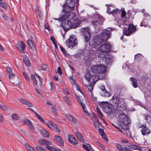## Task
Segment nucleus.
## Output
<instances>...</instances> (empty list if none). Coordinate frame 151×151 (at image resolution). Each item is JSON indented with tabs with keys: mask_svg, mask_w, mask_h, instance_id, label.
<instances>
[{
	"mask_svg": "<svg viewBox=\"0 0 151 151\" xmlns=\"http://www.w3.org/2000/svg\"><path fill=\"white\" fill-rule=\"evenodd\" d=\"M100 88V89L104 92L105 91H106L105 87L104 86H101Z\"/></svg>",
	"mask_w": 151,
	"mask_h": 151,
	"instance_id": "nucleus-63",
	"label": "nucleus"
},
{
	"mask_svg": "<svg viewBox=\"0 0 151 151\" xmlns=\"http://www.w3.org/2000/svg\"><path fill=\"white\" fill-rule=\"evenodd\" d=\"M41 132L43 135L45 137H49V133L45 129L41 130Z\"/></svg>",
	"mask_w": 151,
	"mask_h": 151,
	"instance_id": "nucleus-30",
	"label": "nucleus"
},
{
	"mask_svg": "<svg viewBox=\"0 0 151 151\" xmlns=\"http://www.w3.org/2000/svg\"><path fill=\"white\" fill-rule=\"evenodd\" d=\"M16 46L20 52L22 53L24 52V50L26 48V46L25 43L22 41H21V45L18 43L16 44Z\"/></svg>",
	"mask_w": 151,
	"mask_h": 151,
	"instance_id": "nucleus-12",
	"label": "nucleus"
},
{
	"mask_svg": "<svg viewBox=\"0 0 151 151\" xmlns=\"http://www.w3.org/2000/svg\"><path fill=\"white\" fill-rule=\"evenodd\" d=\"M60 48L61 51L62 52L64 55L66 54L65 50L61 46H60Z\"/></svg>",
	"mask_w": 151,
	"mask_h": 151,
	"instance_id": "nucleus-59",
	"label": "nucleus"
},
{
	"mask_svg": "<svg viewBox=\"0 0 151 151\" xmlns=\"http://www.w3.org/2000/svg\"><path fill=\"white\" fill-rule=\"evenodd\" d=\"M51 109L53 112L55 113L56 112V109L55 105L52 106H51Z\"/></svg>",
	"mask_w": 151,
	"mask_h": 151,
	"instance_id": "nucleus-61",
	"label": "nucleus"
},
{
	"mask_svg": "<svg viewBox=\"0 0 151 151\" xmlns=\"http://www.w3.org/2000/svg\"><path fill=\"white\" fill-rule=\"evenodd\" d=\"M102 136V138L105 140L106 142H107L108 141V139L107 138V136L105 134L101 135Z\"/></svg>",
	"mask_w": 151,
	"mask_h": 151,
	"instance_id": "nucleus-48",
	"label": "nucleus"
},
{
	"mask_svg": "<svg viewBox=\"0 0 151 151\" xmlns=\"http://www.w3.org/2000/svg\"><path fill=\"white\" fill-rule=\"evenodd\" d=\"M93 85H93L91 83H90L88 86H87V88L90 92H91L92 91Z\"/></svg>",
	"mask_w": 151,
	"mask_h": 151,
	"instance_id": "nucleus-39",
	"label": "nucleus"
},
{
	"mask_svg": "<svg viewBox=\"0 0 151 151\" xmlns=\"http://www.w3.org/2000/svg\"><path fill=\"white\" fill-rule=\"evenodd\" d=\"M104 96H105L109 97L111 96L110 93H109L108 92H107L106 91H104Z\"/></svg>",
	"mask_w": 151,
	"mask_h": 151,
	"instance_id": "nucleus-52",
	"label": "nucleus"
},
{
	"mask_svg": "<svg viewBox=\"0 0 151 151\" xmlns=\"http://www.w3.org/2000/svg\"><path fill=\"white\" fill-rule=\"evenodd\" d=\"M35 75L36 77H37L38 79H39L40 83H41L42 81V78H41V77L39 76L38 74H36Z\"/></svg>",
	"mask_w": 151,
	"mask_h": 151,
	"instance_id": "nucleus-62",
	"label": "nucleus"
},
{
	"mask_svg": "<svg viewBox=\"0 0 151 151\" xmlns=\"http://www.w3.org/2000/svg\"><path fill=\"white\" fill-rule=\"evenodd\" d=\"M145 118L146 120L148 122L150 120L151 117L149 115H147L145 116Z\"/></svg>",
	"mask_w": 151,
	"mask_h": 151,
	"instance_id": "nucleus-56",
	"label": "nucleus"
},
{
	"mask_svg": "<svg viewBox=\"0 0 151 151\" xmlns=\"http://www.w3.org/2000/svg\"><path fill=\"white\" fill-rule=\"evenodd\" d=\"M7 72L8 73H11L12 72V70L10 67H7L6 69Z\"/></svg>",
	"mask_w": 151,
	"mask_h": 151,
	"instance_id": "nucleus-58",
	"label": "nucleus"
},
{
	"mask_svg": "<svg viewBox=\"0 0 151 151\" xmlns=\"http://www.w3.org/2000/svg\"><path fill=\"white\" fill-rule=\"evenodd\" d=\"M24 145L28 151H36L35 149L27 143H25Z\"/></svg>",
	"mask_w": 151,
	"mask_h": 151,
	"instance_id": "nucleus-28",
	"label": "nucleus"
},
{
	"mask_svg": "<svg viewBox=\"0 0 151 151\" xmlns=\"http://www.w3.org/2000/svg\"><path fill=\"white\" fill-rule=\"evenodd\" d=\"M96 109L97 113L99 115L100 117H102L103 116V114H102V112L99 109V108L98 107H96Z\"/></svg>",
	"mask_w": 151,
	"mask_h": 151,
	"instance_id": "nucleus-38",
	"label": "nucleus"
},
{
	"mask_svg": "<svg viewBox=\"0 0 151 151\" xmlns=\"http://www.w3.org/2000/svg\"><path fill=\"white\" fill-rule=\"evenodd\" d=\"M31 78L33 81L34 83L36 85H37V82L36 81V78L35 76L33 75H31Z\"/></svg>",
	"mask_w": 151,
	"mask_h": 151,
	"instance_id": "nucleus-43",
	"label": "nucleus"
},
{
	"mask_svg": "<svg viewBox=\"0 0 151 151\" xmlns=\"http://www.w3.org/2000/svg\"><path fill=\"white\" fill-rule=\"evenodd\" d=\"M68 141L70 143L74 145H76L78 144V141L75 138L74 136L71 134L68 135Z\"/></svg>",
	"mask_w": 151,
	"mask_h": 151,
	"instance_id": "nucleus-13",
	"label": "nucleus"
},
{
	"mask_svg": "<svg viewBox=\"0 0 151 151\" xmlns=\"http://www.w3.org/2000/svg\"><path fill=\"white\" fill-rule=\"evenodd\" d=\"M106 110L108 113H110L112 111L111 109L110 108L109 106H108L107 108L106 109Z\"/></svg>",
	"mask_w": 151,
	"mask_h": 151,
	"instance_id": "nucleus-50",
	"label": "nucleus"
},
{
	"mask_svg": "<svg viewBox=\"0 0 151 151\" xmlns=\"http://www.w3.org/2000/svg\"><path fill=\"white\" fill-rule=\"evenodd\" d=\"M130 79L132 83L133 86L135 88L137 87L138 84L137 79L133 77L130 78Z\"/></svg>",
	"mask_w": 151,
	"mask_h": 151,
	"instance_id": "nucleus-25",
	"label": "nucleus"
},
{
	"mask_svg": "<svg viewBox=\"0 0 151 151\" xmlns=\"http://www.w3.org/2000/svg\"><path fill=\"white\" fill-rule=\"evenodd\" d=\"M132 147L134 150H137L140 151L141 150V148L135 145H132Z\"/></svg>",
	"mask_w": 151,
	"mask_h": 151,
	"instance_id": "nucleus-41",
	"label": "nucleus"
},
{
	"mask_svg": "<svg viewBox=\"0 0 151 151\" xmlns=\"http://www.w3.org/2000/svg\"><path fill=\"white\" fill-rule=\"evenodd\" d=\"M67 1V4L63 5V14L60 19L61 21L68 19L70 14V12L73 10L75 6L77 7L78 6L77 2H75L71 0L69 2Z\"/></svg>",
	"mask_w": 151,
	"mask_h": 151,
	"instance_id": "nucleus-1",
	"label": "nucleus"
},
{
	"mask_svg": "<svg viewBox=\"0 0 151 151\" xmlns=\"http://www.w3.org/2000/svg\"><path fill=\"white\" fill-rule=\"evenodd\" d=\"M35 148L38 151H46V150L44 148L38 145L36 146Z\"/></svg>",
	"mask_w": 151,
	"mask_h": 151,
	"instance_id": "nucleus-34",
	"label": "nucleus"
},
{
	"mask_svg": "<svg viewBox=\"0 0 151 151\" xmlns=\"http://www.w3.org/2000/svg\"><path fill=\"white\" fill-rule=\"evenodd\" d=\"M46 124L51 130H55L58 132H60V130L58 126L54 124L52 121H49L46 123Z\"/></svg>",
	"mask_w": 151,
	"mask_h": 151,
	"instance_id": "nucleus-9",
	"label": "nucleus"
},
{
	"mask_svg": "<svg viewBox=\"0 0 151 151\" xmlns=\"http://www.w3.org/2000/svg\"><path fill=\"white\" fill-rule=\"evenodd\" d=\"M81 30L84 34L85 41L86 42H88L90 37L91 31L89 28L88 27L82 28H81Z\"/></svg>",
	"mask_w": 151,
	"mask_h": 151,
	"instance_id": "nucleus-7",
	"label": "nucleus"
},
{
	"mask_svg": "<svg viewBox=\"0 0 151 151\" xmlns=\"http://www.w3.org/2000/svg\"><path fill=\"white\" fill-rule=\"evenodd\" d=\"M23 76L24 78L27 79V80L30 81L29 78V77L24 72H23Z\"/></svg>",
	"mask_w": 151,
	"mask_h": 151,
	"instance_id": "nucleus-44",
	"label": "nucleus"
},
{
	"mask_svg": "<svg viewBox=\"0 0 151 151\" xmlns=\"http://www.w3.org/2000/svg\"><path fill=\"white\" fill-rule=\"evenodd\" d=\"M15 75L13 74L10 73L9 75V78L11 82L13 81V80L14 79V78L16 77Z\"/></svg>",
	"mask_w": 151,
	"mask_h": 151,
	"instance_id": "nucleus-31",
	"label": "nucleus"
},
{
	"mask_svg": "<svg viewBox=\"0 0 151 151\" xmlns=\"http://www.w3.org/2000/svg\"><path fill=\"white\" fill-rule=\"evenodd\" d=\"M93 123L96 128H99V127L101 125V124L98 120H97L96 122H94L93 121Z\"/></svg>",
	"mask_w": 151,
	"mask_h": 151,
	"instance_id": "nucleus-35",
	"label": "nucleus"
},
{
	"mask_svg": "<svg viewBox=\"0 0 151 151\" xmlns=\"http://www.w3.org/2000/svg\"><path fill=\"white\" fill-rule=\"evenodd\" d=\"M38 142L41 145H45V140L42 139H40L38 140Z\"/></svg>",
	"mask_w": 151,
	"mask_h": 151,
	"instance_id": "nucleus-36",
	"label": "nucleus"
},
{
	"mask_svg": "<svg viewBox=\"0 0 151 151\" xmlns=\"http://www.w3.org/2000/svg\"><path fill=\"white\" fill-rule=\"evenodd\" d=\"M63 100L67 104L69 105H71L72 104L68 98L66 96H64L63 98Z\"/></svg>",
	"mask_w": 151,
	"mask_h": 151,
	"instance_id": "nucleus-32",
	"label": "nucleus"
},
{
	"mask_svg": "<svg viewBox=\"0 0 151 151\" xmlns=\"http://www.w3.org/2000/svg\"><path fill=\"white\" fill-rule=\"evenodd\" d=\"M106 70V67L104 65H95L91 67V71L94 74H98L99 73H104L105 71Z\"/></svg>",
	"mask_w": 151,
	"mask_h": 151,
	"instance_id": "nucleus-3",
	"label": "nucleus"
},
{
	"mask_svg": "<svg viewBox=\"0 0 151 151\" xmlns=\"http://www.w3.org/2000/svg\"><path fill=\"white\" fill-rule=\"evenodd\" d=\"M20 79L17 77L14 78V79L13 80V81L12 83L15 85H19L20 84Z\"/></svg>",
	"mask_w": 151,
	"mask_h": 151,
	"instance_id": "nucleus-29",
	"label": "nucleus"
},
{
	"mask_svg": "<svg viewBox=\"0 0 151 151\" xmlns=\"http://www.w3.org/2000/svg\"><path fill=\"white\" fill-rule=\"evenodd\" d=\"M119 9H114L111 12H110L112 14H115L117 12L119 11Z\"/></svg>",
	"mask_w": 151,
	"mask_h": 151,
	"instance_id": "nucleus-47",
	"label": "nucleus"
},
{
	"mask_svg": "<svg viewBox=\"0 0 151 151\" xmlns=\"http://www.w3.org/2000/svg\"><path fill=\"white\" fill-rule=\"evenodd\" d=\"M67 119L71 121L73 123H76V120L73 116L70 115H68L66 116Z\"/></svg>",
	"mask_w": 151,
	"mask_h": 151,
	"instance_id": "nucleus-26",
	"label": "nucleus"
},
{
	"mask_svg": "<svg viewBox=\"0 0 151 151\" xmlns=\"http://www.w3.org/2000/svg\"><path fill=\"white\" fill-rule=\"evenodd\" d=\"M111 35V32L107 30L103 31L95 39L94 43L98 45L103 42L106 41Z\"/></svg>",
	"mask_w": 151,
	"mask_h": 151,
	"instance_id": "nucleus-2",
	"label": "nucleus"
},
{
	"mask_svg": "<svg viewBox=\"0 0 151 151\" xmlns=\"http://www.w3.org/2000/svg\"><path fill=\"white\" fill-rule=\"evenodd\" d=\"M98 131L100 134L101 135H102L104 134V132L103 130L102 129L99 128V129Z\"/></svg>",
	"mask_w": 151,
	"mask_h": 151,
	"instance_id": "nucleus-54",
	"label": "nucleus"
},
{
	"mask_svg": "<svg viewBox=\"0 0 151 151\" xmlns=\"http://www.w3.org/2000/svg\"><path fill=\"white\" fill-rule=\"evenodd\" d=\"M12 118L14 120H17L19 119V117L16 114H14L12 115Z\"/></svg>",
	"mask_w": 151,
	"mask_h": 151,
	"instance_id": "nucleus-42",
	"label": "nucleus"
},
{
	"mask_svg": "<svg viewBox=\"0 0 151 151\" xmlns=\"http://www.w3.org/2000/svg\"><path fill=\"white\" fill-rule=\"evenodd\" d=\"M95 17H97L98 18L97 20H94L91 22V23L95 27H96L97 26L98 24H99V19H101L102 18V17L101 16H99L98 15H95Z\"/></svg>",
	"mask_w": 151,
	"mask_h": 151,
	"instance_id": "nucleus-18",
	"label": "nucleus"
},
{
	"mask_svg": "<svg viewBox=\"0 0 151 151\" xmlns=\"http://www.w3.org/2000/svg\"><path fill=\"white\" fill-rule=\"evenodd\" d=\"M76 98L78 101L80 103V104L82 106L83 111L84 112V113L86 114L87 115H89L90 114H89L87 112L86 110V109L85 108V104L81 101V100L80 99L79 97L78 96H76Z\"/></svg>",
	"mask_w": 151,
	"mask_h": 151,
	"instance_id": "nucleus-14",
	"label": "nucleus"
},
{
	"mask_svg": "<svg viewBox=\"0 0 151 151\" xmlns=\"http://www.w3.org/2000/svg\"><path fill=\"white\" fill-rule=\"evenodd\" d=\"M113 102L116 104H117V103H119V101L120 100V99L118 98L117 97H113L112 98Z\"/></svg>",
	"mask_w": 151,
	"mask_h": 151,
	"instance_id": "nucleus-37",
	"label": "nucleus"
},
{
	"mask_svg": "<svg viewBox=\"0 0 151 151\" xmlns=\"http://www.w3.org/2000/svg\"><path fill=\"white\" fill-rule=\"evenodd\" d=\"M96 143L100 147L103 149H104L105 147L103 146V145L102 144H101L100 142H99V141H96Z\"/></svg>",
	"mask_w": 151,
	"mask_h": 151,
	"instance_id": "nucleus-53",
	"label": "nucleus"
},
{
	"mask_svg": "<svg viewBox=\"0 0 151 151\" xmlns=\"http://www.w3.org/2000/svg\"><path fill=\"white\" fill-rule=\"evenodd\" d=\"M80 22L78 18L74 19L73 23L70 21H68L67 25H68L69 28H75L79 26Z\"/></svg>",
	"mask_w": 151,
	"mask_h": 151,
	"instance_id": "nucleus-8",
	"label": "nucleus"
},
{
	"mask_svg": "<svg viewBox=\"0 0 151 151\" xmlns=\"http://www.w3.org/2000/svg\"><path fill=\"white\" fill-rule=\"evenodd\" d=\"M120 140L121 142L122 143H128V141L127 140L124 139L123 138H121L120 139Z\"/></svg>",
	"mask_w": 151,
	"mask_h": 151,
	"instance_id": "nucleus-49",
	"label": "nucleus"
},
{
	"mask_svg": "<svg viewBox=\"0 0 151 151\" xmlns=\"http://www.w3.org/2000/svg\"><path fill=\"white\" fill-rule=\"evenodd\" d=\"M46 147L48 149V150L51 151H55L56 150L53 147H52L49 146H46Z\"/></svg>",
	"mask_w": 151,
	"mask_h": 151,
	"instance_id": "nucleus-45",
	"label": "nucleus"
},
{
	"mask_svg": "<svg viewBox=\"0 0 151 151\" xmlns=\"http://www.w3.org/2000/svg\"><path fill=\"white\" fill-rule=\"evenodd\" d=\"M19 101L22 103L27 105L28 107H32L33 106V104L31 102H29L26 100L21 98L19 99Z\"/></svg>",
	"mask_w": 151,
	"mask_h": 151,
	"instance_id": "nucleus-17",
	"label": "nucleus"
},
{
	"mask_svg": "<svg viewBox=\"0 0 151 151\" xmlns=\"http://www.w3.org/2000/svg\"><path fill=\"white\" fill-rule=\"evenodd\" d=\"M2 17L4 18V19L6 20H7L8 19V18L6 16V15L4 14H3L2 15Z\"/></svg>",
	"mask_w": 151,
	"mask_h": 151,
	"instance_id": "nucleus-64",
	"label": "nucleus"
},
{
	"mask_svg": "<svg viewBox=\"0 0 151 151\" xmlns=\"http://www.w3.org/2000/svg\"><path fill=\"white\" fill-rule=\"evenodd\" d=\"M54 139L56 142L58 143V144L61 146L63 145L64 143L61 138L58 136H55L54 137Z\"/></svg>",
	"mask_w": 151,
	"mask_h": 151,
	"instance_id": "nucleus-19",
	"label": "nucleus"
},
{
	"mask_svg": "<svg viewBox=\"0 0 151 151\" xmlns=\"http://www.w3.org/2000/svg\"><path fill=\"white\" fill-rule=\"evenodd\" d=\"M128 28L132 34L134 33L136 31V27L132 24H129Z\"/></svg>",
	"mask_w": 151,
	"mask_h": 151,
	"instance_id": "nucleus-21",
	"label": "nucleus"
},
{
	"mask_svg": "<svg viewBox=\"0 0 151 151\" xmlns=\"http://www.w3.org/2000/svg\"><path fill=\"white\" fill-rule=\"evenodd\" d=\"M23 121L24 122V123L28 125L32 129H34V127L32 125L31 122L27 119H24L23 120Z\"/></svg>",
	"mask_w": 151,
	"mask_h": 151,
	"instance_id": "nucleus-22",
	"label": "nucleus"
},
{
	"mask_svg": "<svg viewBox=\"0 0 151 151\" xmlns=\"http://www.w3.org/2000/svg\"><path fill=\"white\" fill-rule=\"evenodd\" d=\"M23 62L26 65L28 66H30V63L27 57L25 55H24L23 57Z\"/></svg>",
	"mask_w": 151,
	"mask_h": 151,
	"instance_id": "nucleus-24",
	"label": "nucleus"
},
{
	"mask_svg": "<svg viewBox=\"0 0 151 151\" xmlns=\"http://www.w3.org/2000/svg\"><path fill=\"white\" fill-rule=\"evenodd\" d=\"M57 72L60 75L62 74V73L61 70V68L60 67H58L57 69Z\"/></svg>",
	"mask_w": 151,
	"mask_h": 151,
	"instance_id": "nucleus-57",
	"label": "nucleus"
},
{
	"mask_svg": "<svg viewBox=\"0 0 151 151\" xmlns=\"http://www.w3.org/2000/svg\"><path fill=\"white\" fill-rule=\"evenodd\" d=\"M36 117L41 122H42L44 121V119L42 118L40 116L39 114L37 115Z\"/></svg>",
	"mask_w": 151,
	"mask_h": 151,
	"instance_id": "nucleus-55",
	"label": "nucleus"
},
{
	"mask_svg": "<svg viewBox=\"0 0 151 151\" xmlns=\"http://www.w3.org/2000/svg\"><path fill=\"white\" fill-rule=\"evenodd\" d=\"M0 6L4 9H6L7 8V6L6 3L3 2H0Z\"/></svg>",
	"mask_w": 151,
	"mask_h": 151,
	"instance_id": "nucleus-40",
	"label": "nucleus"
},
{
	"mask_svg": "<svg viewBox=\"0 0 151 151\" xmlns=\"http://www.w3.org/2000/svg\"><path fill=\"white\" fill-rule=\"evenodd\" d=\"M45 145L46 146H49L51 145V142L48 140H45Z\"/></svg>",
	"mask_w": 151,
	"mask_h": 151,
	"instance_id": "nucleus-60",
	"label": "nucleus"
},
{
	"mask_svg": "<svg viewBox=\"0 0 151 151\" xmlns=\"http://www.w3.org/2000/svg\"><path fill=\"white\" fill-rule=\"evenodd\" d=\"M126 12L124 10H123L122 12L121 17H126Z\"/></svg>",
	"mask_w": 151,
	"mask_h": 151,
	"instance_id": "nucleus-51",
	"label": "nucleus"
},
{
	"mask_svg": "<svg viewBox=\"0 0 151 151\" xmlns=\"http://www.w3.org/2000/svg\"><path fill=\"white\" fill-rule=\"evenodd\" d=\"M123 34L127 36H130L132 34L128 28H124L123 31Z\"/></svg>",
	"mask_w": 151,
	"mask_h": 151,
	"instance_id": "nucleus-23",
	"label": "nucleus"
},
{
	"mask_svg": "<svg viewBox=\"0 0 151 151\" xmlns=\"http://www.w3.org/2000/svg\"><path fill=\"white\" fill-rule=\"evenodd\" d=\"M112 46L108 42L103 44L98 48V50L100 51L102 53H107L110 52Z\"/></svg>",
	"mask_w": 151,
	"mask_h": 151,
	"instance_id": "nucleus-4",
	"label": "nucleus"
},
{
	"mask_svg": "<svg viewBox=\"0 0 151 151\" xmlns=\"http://www.w3.org/2000/svg\"><path fill=\"white\" fill-rule=\"evenodd\" d=\"M73 86L75 88H76V90L77 91H79L80 92L81 94H82V92H81V91L80 90V88H79V87H78V85L76 84H74V85H73Z\"/></svg>",
	"mask_w": 151,
	"mask_h": 151,
	"instance_id": "nucleus-46",
	"label": "nucleus"
},
{
	"mask_svg": "<svg viewBox=\"0 0 151 151\" xmlns=\"http://www.w3.org/2000/svg\"><path fill=\"white\" fill-rule=\"evenodd\" d=\"M119 101V103H117V104L120 106H124L125 104L124 101L122 99H120V100Z\"/></svg>",
	"mask_w": 151,
	"mask_h": 151,
	"instance_id": "nucleus-33",
	"label": "nucleus"
},
{
	"mask_svg": "<svg viewBox=\"0 0 151 151\" xmlns=\"http://www.w3.org/2000/svg\"><path fill=\"white\" fill-rule=\"evenodd\" d=\"M27 42L29 47H30L34 52H36L35 45L33 41L30 40L29 39L27 40Z\"/></svg>",
	"mask_w": 151,
	"mask_h": 151,
	"instance_id": "nucleus-15",
	"label": "nucleus"
},
{
	"mask_svg": "<svg viewBox=\"0 0 151 151\" xmlns=\"http://www.w3.org/2000/svg\"><path fill=\"white\" fill-rule=\"evenodd\" d=\"M142 128L141 130L142 134L143 136L149 134L151 131L150 129L146 127V125H143L141 126Z\"/></svg>",
	"mask_w": 151,
	"mask_h": 151,
	"instance_id": "nucleus-11",
	"label": "nucleus"
},
{
	"mask_svg": "<svg viewBox=\"0 0 151 151\" xmlns=\"http://www.w3.org/2000/svg\"><path fill=\"white\" fill-rule=\"evenodd\" d=\"M103 59L106 64L111 65L113 61L114 57L111 55L107 54L105 55Z\"/></svg>",
	"mask_w": 151,
	"mask_h": 151,
	"instance_id": "nucleus-10",
	"label": "nucleus"
},
{
	"mask_svg": "<svg viewBox=\"0 0 151 151\" xmlns=\"http://www.w3.org/2000/svg\"><path fill=\"white\" fill-rule=\"evenodd\" d=\"M83 147L87 151H90L91 147L88 143H86V144H83Z\"/></svg>",
	"mask_w": 151,
	"mask_h": 151,
	"instance_id": "nucleus-27",
	"label": "nucleus"
},
{
	"mask_svg": "<svg viewBox=\"0 0 151 151\" xmlns=\"http://www.w3.org/2000/svg\"><path fill=\"white\" fill-rule=\"evenodd\" d=\"M116 147L119 151H132L131 150L126 147L123 148L121 145L118 143H116Z\"/></svg>",
	"mask_w": 151,
	"mask_h": 151,
	"instance_id": "nucleus-16",
	"label": "nucleus"
},
{
	"mask_svg": "<svg viewBox=\"0 0 151 151\" xmlns=\"http://www.w3.org/2000/svg\"><path fill=\"white\" fill-rule=\"evenodd\" d=\"M119 121L122 123L124 125H127L130 123V120L127 115L123 113H120L118 116Z\"/></svg>",
	"mask_w": 151,
	"mask_h": 151,
	"instance_id": "nucleus-6",
	"label": "nucleus"
},
{
	"mask_svg": "<svg viewBox=\"0 0 151 151\" xmlns=\"http://www.w3.org/2000/svg\"><path fill=\"white\" fill-rule=\"evenodd\" d=\"M75 134L78 139L82 143H83L84 142V140L81 134L79 132H76Z\"/></svg>",
	"mask_w": 151,
	"mask_h": 151,
	"instance_id": "nucleus-20",
	"label": "nucleus"
},
{
	"mask_svg": "<svg viewBox=\"0 0 151 151\" xmlns=\"http://www.w3.org/2000/svg\"><path fill=\"white\" fill-rule=\"evenodd\" d=\"M78 44L77 40L76 37L73 35L70 36L69 38L66 41V44L68 48H73L77 45Z\"/></svg>",
	"mask_w": 151,
	"mask_h": 151,
	"instance_id": "nucleus-5",
	"label": "nucleus"
}]
</instances>
